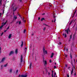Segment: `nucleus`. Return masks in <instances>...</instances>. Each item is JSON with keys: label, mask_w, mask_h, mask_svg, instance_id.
<instances>
[{"label": "nucleus", "mask_w": 77, "mask_h": 77, "mask_svg": "<svg viewBox=\"0 0 77 77\" xmlns=\"http://www.w3.org/2000/svg\"><path fill=\"white\" fill-rule=\"evenodd\" d=\"M7 22H8V20H6L5 22H3L2 23V25L0 27V29H1L4 26V25H5V24H6Z\"/></svg>", "instance_id": "1"}, {"label": "nucleus", "mask_w": 77, "mask_h": 77, "mask_svg": "<svg viewBox=\"0 0 77 77\" xmlns=\"http://www.w3.org/2000/svg\"><path fill=\"white\" fill-rule=\"evenodd\" d=\"M43 52L44 53V54H47V51L45 50V49H44V48H43Z\"/></svg>", "instance_id": "2"}, {"label": "nucleus", "mask_w": 77, "mask_h": 77, "mask_svg": "<svg viewBox=\"0 0 77 77\" xmlns=\"http://www.w3.org/2000/svg\"><path fill=\"white\" fill-rule=\"evenodd\" d=\"M44 65H45V66H46V65H47V61H46V60H44Z\"/></svg>", "instance_id": "3"}, {"label": "nucleus", "mask_w": 77, "mask_h": 77, "mask_svg": "<svg viewBox=\"0 0 77 77\" xmlns=\"http://www.w3.org/2000/svg\"><path fill=\"white\" fill-rule=\"evenodd\" d=\"M5 59H6V58H5V57H4L3 58H2V61H1V62H4V61H5Z\"/></svg>", "instance_id": "4"}, {"label": "nucleus", "mask_w": 77, "mask_h": 77, "mask_svg": "<svg viewBox=\"0 0 77 77\" xmlns=\"http://www.w3.org/2000/svg\"><path fill=\"white\" fill-rule=\"evenodd\" d=\"M75 21V20H72L71 21V22H70V23H69V25H71V24H72V23H74Z\"/></svg>", "instance_id": "5"}, {"label": "nucleus", "mask_w": 77, "mask_h": 77, "mask_svg": "<svg viewBox=\"0 0 77 77\" xmlns=\"http://www.w3.org/2000/svg\"><path fill=\"white\" fill-rule=\"evenodd\" d=\"M56 72H55L54 74V76H53V74L52 73V77H57L56 75Z\"/></svg>", "instance_id": "6"}, {"label": "nucleus", "mask_w": 77, "mask_h": 77, "mask_svg": "<svg viewBox=\"0 0 77 77\" xmlns=\"http://www.w3.org/2000/svg\"><path fill=\"white\" fill-rule=\"evenodd\" d=\"M75 69V67H73L72 68V71L71 72V75L72 74V72H73V70H74V69Z\"/></svg>", "instance_id": "7"}, {"label": "nucleus", "mask_w": 77, "mask_h": 77, "mask_svg": "<svg viewBox=\"0 0 77 77\" xmlns=\"http://www.w3.org/2000/svg\"><path fill=\"white\" fill-rule=\"evenodd\" d=\"M69 31L70 32V31L69 30V28L67 30H66V32L67 34H68V32H69Z\"/></svg>", "instance_id": "8"}, {"label": "nucleus", "mask_w": 77, "mask_h": 77, "mask_svg": "<svg viewBox=\"0 0 77 77\" xmlns=\"http://www.w3.org/2000/svg\"><path fill=\"white\" fill-rule=\"evenodd\" d=\"M11 37H12V34H10L8 36V38L11 39Z\"/></svg>", "instance_id": "9"}, {"label": "nucleus", "mask_w": 77, "mask_h": 77, "mask_svg": "<svg viewBox=\"0 0 77 77\" xmlns=\"http://www.w3.org/2000/svg\"><path fill=\"white\" fill-rule=\"evenodd\" d=\"M20 62H22L23 61V55H21V59H20Z\"/></svg>", "instance_id": "10"}, {"label": "nucleus", "mask_w": 77, "mask_h": 77, "mask_svg": "<svg viewBox=\"0 0 77 77\" xmlns=\"http://www.w3.org/2000/svg\"><path fill=\"white\" fill-rule=\"evenodd\" d=\"M17 16H14V20H15L17 19Z\"/></svg>", "instance_id": "11"}, {"label": "nucleus", "mask_w": 77, "mask_h": 77, "mask_svg": "<svg viewBox=\"0 0 77 77\" xmlns=\"http://www.w3.org/2000/svg\"><path fill=\"white\" fill-rule=\"evenodd\" d=\"M14 54V51H11L10 53V55H11V54Z\"/></svg>", "instance_id": "12"}, {"label": "nucleus", "mask_w": 77, "mask_h": 77, "mask_svg": "<svg viewBox=\"0 0 77 77\" xmlns=\"http://www.w3.org/2000/svg\"><path fill=\"white\" fill-rule=\"evenodd\" d=\"M53 56H54V53H52L51 56V58H52V57H53Z\"/></svg>", "instance_id": "13"}, {"label": "nucleus", "mask_w": 77, "mask_h": 77, "mask_svg": "<svg viewBox=\"0 0 77 77\" xmlns=\"http://www.w3.org/2000/svg\"><path fill=\"white\" fill-rule=\"evenodd\" d=\"M63 35L64 36L65 38H66V34H65V33H63Z\"/></svg>", "instance_id": "14"}, {"label": "nucleus", "mask_w": 77, "mask_h": 77, "mask_svg": "<svg viewBox=\"0 0 77 77\" xmlns=\"http://www.w3.org/2000/svg\"><path fill=\"white\" fill-rule=\"evenodd\" d=\"M15 53L16 54H17L18 53V49H16L15 50Z\"/></svg>", "instance_id": "15"}, {"label": "nucleus", "mask_w": 77, "mask_h": 77, "mask_svg": "<svg viewBox=\"0 0 77 77\" xmlns=\"http://www.w3.org/2000/svg\"><path fill=\"white\" fill-rule=\"evenodd\" d=\"M13 9H14V11H16V10H17V8H15V9H14V8H13Z\"/></svg>", "instance_id": "16"}, {"label": "nucleus", "mask_w": 77, "mask_h": 77, "mask_svg": "<svg viewBox=\"0 0 77 77\" xmlns=\"http://www.w3.org/2000/svg\"><path fill=\"white\" fill-rule=\"evenodd\" d=\"M23 42L22 41V44L21 45V47H23Z\"/></svg>", "instance_id": "17"}, {"label": "nucleus", "mask_w": 77, "mask_h": 77, "mask_svg": "<svg viewBox=\"0 0 77 77\" xmlns=\"http://www.w3.org/2000/svg\"><path fill=\"white\" fill-rule=\"evenodd\" d=\"M2 0H1L0 1V5H2Z\"/></svg>", "instance_id": "18"}, {"label": "nucleus", "mask_w": 77, "mask_h": 77, "mask_svg": "<svg viewBox=\"0 0 77 77\" xmlns=\"http://www.w3.org/2000/svg\"><path fill=\"white\" fill-rule=\"evenodd\" d=\"M7 65H8V64H5V65H4V67H6L7 66Z\"/></svg>", "instance_id": "19"}, {"label": "nucleus", "mask_w": 77, "mask_h": 77, "mask_svg": "<svg viewBox=\"0 0 77 77\" xmlns=\"http://www.w3.org/2000/svg\"><path fill=\"white\" fill-rule=\"evenodd\" d=\"M23 22H24V23H25V22H26V20H24V18H23Z\"/></svg>", "instance_id": "20"}, {"label": "nucleus", "mask_w": 77, "mask_h": 77, "mask_svg": "<svg viewBox=\"0 0 77 77\" xmlns=\"http://www.w3.org/2000/svg\"><path fill=\"white\" fill-rule=\"evenodd\" d=\"M53 16L54 17V18H56V17H55V14H53Z\"/></svg>", "instance_id": "21"}, {"label": "nucleus", "mask_w": 77, "mask_h": 77, "mask_svg": "<svg viewBox=\"0 0 77 77\" xmlns=\"http://www.w3.org/2000/svg\"><path fill=\"white\" fill-rule=\"evenodd\" d=\"M32 66V63L30 64V65L29 66V68H31V66Z\"/></svg>", "instance_id": "22"}, {"label": "nucleus", "mask_w": 77, "mask_h": 77, "mask_svg": "<svg viewBox=\"0 0 77 77\" xmlns=\"http://www.w3.org/2000/svg\"><path fill=\"white\" fill-rule=\"evenodd\" d=\"M21 23V21H19V24H20Z\"/></svg>", "instance_id": "23"}, {"label": "nucleus", "mask_w": 77, "mask_h": 77, "mask_svg": "<svg viewBox=\"0 0 77 77\" xmlns=\"http://www.w3.org/2000/svg\"><path fill=\"white\" fill-rule=\"evenodd\" d=\"M12 71V69H10L9 70L10 72H11Z\"/></svg>", "instance_id": "24"}, {"label": "nucleus", "mask_w": 77, "mask_h": 77, "mask_svg": "<svg viewBox=\"0 0 77 77\" xmlns=\"http://www.w3.org/2000/svg\"><path fill=\"white\" fill-rule=\"evenodd\" d=\"M44 20V18H42L41 19V21H42L43 20Z\"/></svg>", "instance_id": "25"}, {"label": "nucleus", "mask_w": 77, "mask_h": 77, "mask_svg": "<svg viewBox=\"0 0 77 77\" xmlns=\"http://www.w3.org/2000/svg\"><path fill=\"white\" fill-rule=\"evenodd\" d=\"M26 32V29H24L23 31L24 33H25Z\"/></svg>", "instance_id": "26"}, {"label": "nucleus", "mask_w": 77, "mask_h": 77, "mask_svg": "<svg viewBox=\"0 0 77 77\" xmlns=\"http://www.w3.org/2000/svg\"><path fill=\"white\" fill-rule=\"evenodd\" d=\"M9 29V26L7 28V30H8Z\"/></svg>", "instance_id": "27"}, {"label": "nucleus", "mask_w": 77, "mask_h": 77, "mask_svg": "<svg viewBox=\"0 0 77 77\" xmlns=\"http://www.w3.org/2000/svg\"><path fill=\"white\" fill-rule=\"evenodd\" d=\"M72 38V35H70V39H71V38Z\"/></svg>", "instance_id": "28"}, {"label": "nucleus", "mask_w": 77, "mask_h": 77, "mask_svg": "<svg viewBox=\"0 0 77 77\" xmlns=\"http://www.w3.org/2000/svg\"><path fill=\"white\" fill-rule=\"evenodd\" d=\"M70 57L71 59H72V55H71V54H70Z\"/></svg>", "instance_id": "29"}, {"label": "nucleus", "mask_w": 77, "mask_h": 77, "mask_svg": "<svg viewBox=\"0 0 77 77\" xmlns=\"http://www.w3.org/2000/svg\"><path fill=\"white\" fill-rule=\"evenodd\" d=\"M18 70H16V74H17V72H18Z\"/></svg>", "instance_id": "30"}, {"label": "nucleus", "mask_w": 77, "mask_h": 77, "mask_svg": "<svg viewBox=\"0 0 77 77\" xmlns=\"http://www.w3.org/2000/svg\"><path fill=\"white\" fill-rule=\"evenodd\" d=\"M49 62L51 63V60H49Z\"/></svg>", "instance_id": "31"}, {"label": "nucleus", "mask_w": 77, "mask_h": 77, "mask_svg": "<svg viewBox=\"0 0 77 77\" xmlns=\"http://www.w3.org/2000/svg\"><path fill=\"white\" fill-rule=\"evenodd\" d=\"M3 35V32H2L1 35V36H2V35Z\"/></svg>", "instance_id": "32"}, {"label": "nucleus", "mask_w": 77, "mask_h": 77, "mask_svg": "<svg viewBox=\"0 0 77 77\" xmlns=\"http://www.w3.org/2000/svg\"><path fill=\"white\" fill-rule=\"evenodd\" d=\"M62 44V43H61V42H60L59 43V45H60V44Z\"/></svg>", "instance_id": "33"}, {"label": "nucleus", "mask_w": 77, "mask_h": 77, "mask_svg": "<svg viewBox=\"0 0 77 77\" xmlns=\"http://www.w3.org/2000/svg\"><path fill=\"white\" fill-rule=\"evenodd\" d=\"M43 30H45V27L43 29Z\"/></svg>", "instance_id": "34"}, {"label": "nucleus", "mask_w": 77, "mask_h": 77, "mask_svg": "<svg viewBox=\"0 0 77 77\" xmlns=\"http://www.w3.org/2000/svg\"><path fill=\"white\" fill-rule=\"evenodd\" d=\"M65 57H67V55L65 54Z\"/></svg>", "instance_id": "35"}, {"label": "nucleus", "mask_w": 77, "mask_h": 77, "mask_svg": "<svg viewBox=\"0 0 77 77\" xmlns=\"http://www.w3.org/2000/svg\"><path fill=\"white\" fill-rule=\"evenodd\" d=\"M67 77H69V75H67Z\"/></svg>", "instance_id": "36"}, {"label": "nucleus", "mask_w": 77, "mask_h": 77, "mask_svg": "<svg viewBox=\"0 0 77 77\" xmlns=\"http://www.w3.org/2000/svg\"><path fill=\"white\" fill-rule=\"evenodd\" d=\"M1 52V48L0 47V53Z\"/></svg>", "instance_id": "37"}, {"label": "nucleus", "mask_w": 77, "mask_h": 77, "mask_svg": "<svg viewBox=\"0 0 77 77\" xmlns=\"http://www.w3.org/2000/svg\"><path fill=\"white\" fill-rule=\"evenodd\" d=\"M66 50L67 51H68V48H67V49H66Z\"/></svg>", "instance_id": "38"}, {"label": "nucleus", "mask_w": 77, "mask_h": 77, "mask_svg": "<svg viewBox=\"0 0 77 77\" xmlns=\"http://www.w3.org/2000/svg\"><path fill=\"white\" fill-rule=\"evenodd\" d=\"M54 68H56V66H54Z\"/></svg>", "instance_id": "39"}, {"label": "nucleus", "mask_w": 77, "mask_h": 77, "mask_svg": "<svg viewBox=\"0 0 77 77\" xmlns=\"http://www.w3.org/2000/svg\"><path fill=\"white\" fill-rule=\"evenodd\" d=\"M75 75H76V73H75Z\"/></svg>", "instance_id": "40"}, {"label": "nucleus", "mask_w": 77, "mask_h": 77, "mask_svg": "<svg viewBox=\"0 0 77 77\" xmlns=\"http://www.w3.org/2000/svg\"><path fill=\"white\" fill-rule=\"evenodd\" d=\"M38 20H40V17H38Z\"/></svg>", "instance_id": "41"}, {"label": "nucleus", "mask_w": 77, "mask_h": 77, "mask_svg": "<svg viewBox=\"0 0 77 77\" xmlns=\"http://www.w3.org/2000/svg\"><path fill=\"white\" fill-rule=\"evenodd\" d=\"M6 31H7V30H5V31H4V32H6Z\"/></svg>", "instance_id": "42"}, {"label": "nucleus", "mask_w": 77, "mask_h": 77, "mask_svg": "<svg viewBox=\"0 0 77 77\" xmlns=\"http://www.w3.org/2000/svg\"><path fill=\"white\" fill-rule=\"evenodd\" d=\"M75 12H76V11H75V13L74 14V15H75Z\"/></svg>", "instance_id": "43"}, {"label": "nucleus", "mask_w": 77, "mask_h": 77, "mask_svg": "<svg viewBox=\"0 0 77 77\" xmlns=\"http://www.w3.org/2000/svg\"><path fill=\"white\" fill-rule=\"evenodd\" d=\"M1 15H2V14L0 13V17L1 16Z\"/></svg>", "instance_id": "44"}, {"label": "nucleus", "mask_w": 77, "mask_h": 77, "mask_svg": "<svg viewBox=\"0 0 77 77\" xmlns=\"http://www.w3.org/2000/svg\"><path fill=\"white\" fill-rule=\"evenodd\" d=\"M65 66H66V67H67V65H65Z\"/></svg>", "instance_id": "45"}, {"label": "nucleus", "mask_w": 77, "mask_h": 77, "mask_svg": "<svg viewBox=\"0 0 77 77\" xmlns=\"http://www.w3.org/2000/svg\"><path fill=\"white\" fill-rule=\"evenodd\" d=\"M54 20H55V21H54V22H55V21H56V19H54Z\"/></svg>", "instance_id": "46"}, {"label": "nucleus", "mask_w": 77, "mask_h": 77, "mask_svg": "<svg viewBox=\"0 0 77 77\" xmlns=\"http://www.w3.org/2000/svg\"><path fill=\"white\" fill-rule=\"evenodd\" d=\"M48 9H50V8H48Z\"/></svg>", "instance_id": "47"}, {"label": "nucleus", "mask_w": 77, "mask_h": 77, "mask_svg": "<svg viewBox=\"0 0 77 77\" xmlns=\"http://www.w3.org/2000/svg\"><path fill=\"white\" fill-rule=\"evenodd\" d=\"M49 75H50V72H48Z\"/></svg>", "instance_id": "48"}, {"label": "nucleus", "mask_w": 77, "mask_h": 77, "mask_svg": "<svg viewBox=\"0 0 77 77\" xmlns=\"http://www.w3.org/2000/svg\"><path fill=\"white\" fill-rule=\"evenodd\" d=\"M49 6H52L51 5H49Z\"/></svg>", "instance_id": "49"}, {"label": "nucleus", "mask_w": 77, "mask_h": 77, "mask_svg": "<svg viewBox=\"0 0 77 77\" xmlns=\"http://www.w3.org/2000/svg\"><path fill=\"white\" fill-rule=\"evenodd\" d=\"M3 13H4V11H3Z\"/></svg>", "instance_id": "50"}, {"label": "nucleus", "mask_w": 77, "mask_h": 77, "mask_svg": "<svg viewBox=\"0 0 77 77\" xmlns=\"http://www.w3.org/2000/svg\"><path fill=\"white\" fill-rule=\"evenodd\" d=\"M76 62H77V59L76 60Z\"/></svg>", "instance_id": "51"}, {"label": "nucleus", "mask_w": 77, "mask_h": 77, "mask_svg": "<svg viewBox=\"0 0 77 77\" xmlns=\"http://www.w3.org/2000/svg\"><path fill=\"white\" fill-rule=\"evenodd\" d=\"M20 2H21V0H20Z\"/></svg>", "instance_id": "52"}, {"label": "nucleus", "mask_w": 77, "mask_h": 77, "mask_svg": "<svg viewBox=\"0 0 77 77\" xmlns=\"http://www.w3.org/2000/svg\"><path fill=\"white\" fill-rule=\"evenodd\" d=\"M13 15H14V13H13Z\"/></svg>", "instance_id": "53"}, {"label": "nucleus", "mask_w": 77, "mask_h": 77, "mask_svg": "<svg viewBox=\"0 0 77 77\" xmlns=\"http://www.w3.org/2000/svg\"><path fill=\"white\" fill-rule=\"evenodd\" d=\"M2 66H1V67H2Z\"/></svg>", "instance_id": "54"}, {"label": "nucleus", "mask_w": 77, "mask_h": 77, "mask_svg": "<svg viewBox=\"0 0 77 77\" xmlns=\"http://www.w3.org/2000/svg\"><path fill=\"white\" fill-rule=\"evenodd\" d=\"M4 20H5V19H3V20L4 21Z\"/></svg>", "instance_id": "55"}, {"label": "nucleus", "mask_w": 77, "mask_h": 77, "mask_svg": "<svg viewBox=\"0 0 77 77\" xmlns=\"http://www.w3.org/2000/svg\"><path fill=\"white\" fill-rule=\"evenodd\" d=\"M32 35H33V34H32Z\"/></svg>", "instance_id": "56"}, {"label": "nucleus", "mask_w": 77, "mask_h": 77, "mask_svg": "<svg viewBox=\"0 0 77 77\" xmlns=\"http://www.w3.org/2000/svg\"><path fill=\"white\" fill-rule=\"evenodd\" d=\"M44 14H43V15H44Z\"/></svg>", "instance_id": "57"}, {"label": "nucleus", "mask_w": 77, "mask_h": 77, "mask_svg": "<svg viewBox=\"0 0 77 77\" xmlns=\"http://www.w3.org/2000/svg\"><path fill=\"white\" fill-rule=\"evenodd\" d=\"M73 38H74V37H73Z\"/></svg>", "instance_id": "58"}]
</instances>
